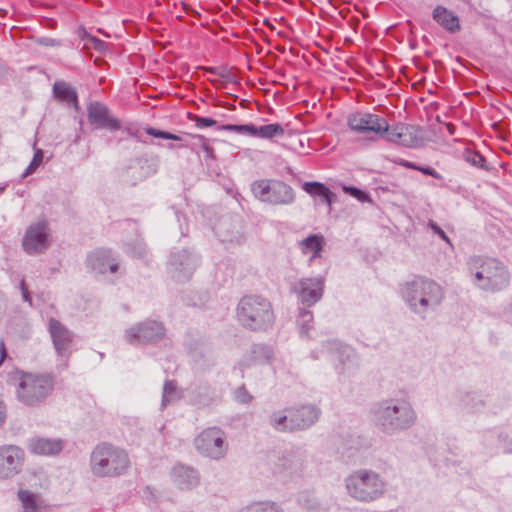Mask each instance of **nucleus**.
<instances>
[{
  "mask_svg": "<svg viewBox=\"0 0 512 512\" xmlns=\"http://www.w3.org/2000/svg\"><path fill=\"white\" fill-rule=\"evenodd\" d=\"M195 126L200 129L212 127L216 125V121L209 117L195 116L194 117Z\"/></svg>",
  "mask_w": 512,
  "mask_h": 512,
  "instance_id": "a19ab883",
  "label": "nucleus"
},
{
  "mask_svg": "<svg viewBox=\"0 0 512 512\" xmlns=\"http://www.w3.org/2000/svg\"><path fill=\"white\" fill-rule=\"evenodd\" d=\"M220 130L233 132L240 135H246L253 137V131H254V124L248 123V124H225L222 125Z\"/></svg>",
  "mask_w": 512,
  "mask_h": 512,
  "instance_id": "e433bc0d",
  "label": "nucleus"
},
{
  "mask_svg": "<svg viewBox=\"0 0 512 512\" xmlns=\"http://www.w3.org/2000/svg\"><path fill=\"white\" fill-rule=\"evenodd\" d=\"M250 190L258 201L274 205H291L295 201V192L293 188L278 179H258L251 183Z\"/></svg>",
  "mask_w": 512,
  "mask_h": 512,
  "instance_id": "0eeeda50",
  "label": "nucleus"
},
{
  "mask_svg": "<svg viewBox=\"0 0 512 512\" xmlns=\"http://www.w3.org/2000/svg\"><path fill=\"white\" fill-rule=\"evenodd\" d=\"M302 189L309 194L318 204H325L331 207L336 194L326 187L323 183L317 181L304 182Z\"/></svg>",
  "mask_w": 512,
  "mask_h": 512,
  "instance_id": "a878e982",
  "label": "nucleus"
},
{
  "mask_svg": "<svg viewBox=\"0 0 512 512\" xmlns=\"http://www.w3.org/2000/svg\"><path fill=\"white\" fill-rule=\"evenodd\" d=\"M18 498L22 504V512H39L37 496L29 490L18 491Z\"/></svg>",
  "mask_w": 512,
  "mask_h": 512,
  "instance_id": "2f4dec72",
  "label": "nucleus"
},
{
  "mask_svg": "<svg viewBox=\"0 0 512 512\" xmlns=\"http://www.w3.org/2000/svg\"><path fill=\"white\" fill-rule=\"evenodd\" d=\"M275 359L276 353L273 346L258 343L251 347L249 355L240 362V366L247 367L256 364H272Z\"/></svg>",
  "mask_w": 512,
  "mask_h": 512,
  "instance_id": "5701e85b",
  "label": "nucleus"
},
{
  "mask_svg": "<svg viewBox=\"0 0 512 512\" xmlns=\"http://www.w3.org/2000/svg\"><path fill=\"white\" fill-rule=\"evenodd\" d=\"M332 188L334 190H339L341 189L343 192L347 193V194H350L352 195V185H346V184H343L342 182L340 181H335L333 184H332Z\"/></svg>",
  "mask_w": 512,
  "mask_h": 512,
  "instance_id": "09e8293b",
  "label": "nucleus"
},
{
  "mask_svg": "<svg viewBox=\"0 0 512 512\" xmlns=\"http://www.w3.org/2000/svg\"><path fill=\"white\" fill-rule=\"evenodd\" d=\"M54 379L45 373L18 372L15 388L17 400L27 407H38L52 394Z\"/></svg>",
  "mask_w": 512,
  "mask_h": 512,
  "instance_id": "423d86ee",
  "label": "nucleus"
},
{
  "mask_svg": "<svg viewBox=\"0 0 512 512\" xmlns=\"http://www.w3.org/2000/svg\"><path fill=\"white\" fill-rule=\"evenodd\" d=\"M87 116L90 124L94 125L97 129H109L112 131L121 128L118 119L113 117L106 105L100 102H91L87 107Z\"/></svg>",
  "mask_w": 512,
  "mask_h": 512,
  "instance_id": "f3484780",
  "label": "nucleus"
},
{
  "mask_svg": "<svg viewBox=\"0 0 512 512\" xmlns=\"http://www.w3.org/2000/svg\"><path fill=\"white\" fill-rule=\"evenodd\" d=\"M64 448V442L60 438L32 437L28 441V449L31 453L44 456L58 454Z\"/></svg>",
  "mask_w": 512,
  "mask_h": 512,
  "instance_id": "4be33fe9",
  "label": "nucleus"
},
{
  "mask_svg": "<svg viewBox=\"0 0 512 512\" xmlns=\"http://www.w3.org/2000/svg\"><path fill=\"white\" fill-rule=\"evenodd\" d=\"M467 264L471 282L477 288L487 292H499L509 286V270L498 259L473 256Z\"/></svg>",
  "mask_w": 512,
  "mask_h": 512,
  "instance_id": "7ed1b4c3",
  "label": "nucleus"
},
{
  "mask_svg": "<svg viewBox=\"0 0 512 512\" xmlns=\"http://www.w3.org/2000/svg\"><path fill=\"white\" fill-rule=\"evenodd\" d=\"M324 237L320 234H311L299 242V248L304 255L309 256V264L322 262Z\"/></svg>",
  "mask_w": 512,
  "mask_h": 512,
  "instance_id": "393cba45",
  "label": "nucleus"
},
{
  "mask_svg": "<svg viewBox=\"0 0 512 512\" xmlns=\"http://www.w3.org/2000/svg\"><path fill=\"white\" fill-rule=\"evenodd\" d=\"M329 349L334 355L335 360L338 361V364H335L337 373L339 375L343 374L350 368L351 348L338 340H334L329 343Z\"/></svg>",
  "mask_w": 512,
  "mask_h": 512,
  "instance_id": "bb28decb",
  "label": "nucleus"
},
{
  "mask_svg": "<svg viewBox=\"0 0 512 512\" xmlns=\"http://www.w3.org/2000/svg\"><path fill=\"white\" fill-rule=\"evenodd\" d=\"M168 148H169V149H174V148H175V146H174L173 144H169V145H168Z\"/></svg>",
  "mask_w": 512,
  "mask_h": 512,
  "instance_id": "e2e57ef3",
  "label": "nucleus"
},
{
  "mask_svg": "<svg viewBox=\"0 0 512 512\" xmlns=\"http://www.w3.org/2000/svg\"><path fill=\"white\" fill-rule=\"evenodd\" d=\"M20 290H21V293H22L23 300L25 302H28L31 305L32 304V300H31L30 294L28 292V289L26 287V284H25L24 280H21V282H20Z\"/></svg>",
  "mask_w": 512,
  "mask_h": 512,
  "instance_id": "3c124183",
  "label": "nucleus"
},
{
  "mask_svg": "<svg viewBox=\"0 0 512 512\" xmlns=\"http://www.w3.org/2000/svg\"><path fill=\"white\" fill-rule=\"evenodd\" d=\"M53 93L57 99L67 104H77V93L75 89L65 82H56L53 86Z\"/></svg>",
  "mask_w": 512,
  "mask_h": 512,
  "instance_id": "c756f323",
  "label": "nucleus"
},
{
  "mask_svg": "<svg viewBox=\"0 0 512 512\" xmlns=\"http://www.w3.org/2000/svg\"><path fill=\"white\" fill-rule=\"evenodd\" d=\"M6 357V349L3 341H0V365Z\"/></svg>",
  "mask_w": 512,
  "mask_h": 512,
  "instance_id": "6e6d98bb",
  "label": "nucleus"
},
{
  "mask_svg": "<svg viewBox=\"0 0 512 512\" xmlns=\"http://www.w3.org/2000/svg\"><path fill=\"white\" fill-rule=\"evenodd\" d=\"M234 398L238 403L241 404H247L250 403L252 400V396L249 394V392L245 389V387H239L234 392Z\"/></svg>",
  "mask_w": 512,
  "mask_h": 512,
  "instance_id": "ea45409f",
  "label": "nucleus"
},
{
  "mask_svg": "<svg viewBox=\"0 0 512 512\" xmlns=\"http://www.w3.org/2000/svg\"><path fill=\"white\" fill-rule=\"evenodd\" d=\"M282 461L284 462H287V459L286 458H283ZM286 463L283 464V466H285Z\"/></svg>",
  "mask_w": 512,
  "mask_h": 512,
  "instance_id": "69168bd1",
  "label": "nucleus"
},
{
  "mask_svg": "<svg viewBox=\"0 0 512 512\" xmlns=\"http://www.w3.org/2000/svg\"><path fill=\"white\" fill-rule=\"evenodd\" d=\"M86 266L95 274H104L108 270L114 273L118 269V263L111 257V251L102 248L88 254Z\"/></svg>",
  "mask_w": 512,
  "mask_h": 512,
  "instance_id": "aec40b11",
  "label": "nucleus"
},
{
  "mask_svg": "<svg viewBox=\"0 0 512 512\" xmlns=\"http://www.w3.org/2000/svg\"><path fill=\"white\" fill-rule=\"evenodd\" d=\"M347 125H348V127L352 128V118L351 117H347Z\"/></svg>",
  "mask_w": 512,
  "mask_h": 512,
  "instance_id": "bf43d9fd",
  "label": "nucleus"
},
{
  "mask_svg": "<svg viewBox=\"0 0 512 512\" xmlns=\"http://www.w3.org/2000/svg\"><path fill=\"white\" fill-rule=\"evenodd\" d=\"M195 447L202 455L218 460L227 452L226 437L218 427H209L195 438Z\"/></svg>",
  "mask_w": 512,
  "mask_h": 512,
  "instance_id": "9d476101",
  "label": "nucleus"
},
{
  "mask_svg": "<svg viewBox=\"0 0 512 512\" xmlns=\"http://www.w3.org/2000/svg\"><path fill=\"white\" fill-rule=\"evenodd\" d=\"M55 40L52 39V38H41L39 40V43L42 44V45H45V46H54L55 45Z\"/></svg>",
  "mask_w": 512,
  "mask_h": 512,
  "instance_id": "5fc2aeb1",
  "label": "nucleus"
},
{
  "mask_svg": "<svg viewBox=\"0 0 512 512\" xmlns=\"http://www.w3.org/2000/svg\"><path fill=\"white\" fill-rule=\"evenodd\" d=\"M176 218H177V221L180 222V214L178 212H176Z\"/></svg>",
  "mask_w": 512,
  "mask_h": 512,
  "instance_id": "680f3d73",
  "label": "nucleus"
},
{
  "mask_svg": "<svg viewBox=\"0 0 512 512\" xmlns=\"http://www.w3.org/2000/svg\"><path fill=\"white\" fill-rule=\"evenodd\" d=\"M201 152L204 153L205 158L207 160H214L215 159L214 149L209 145V143L204 147V149Z\"/></svg>",
  "mask_w": 512,
  "mask_h": 512,
  "instance_id": "864d4df0",
  "label": "nucleus"
},
{
  "mask_svg": "<svg viewBox=\"0 0 512 512\" xmlns=\"http://www.w3.org/2000/svg\"><path fill=\"white\" fill-rule=\"evenodd\" d=\"M349 479H350L349 477L346 479V482H347V483H346V487H347V489H350Z\"/></svg>",
  "mask_w": 512,
  "mask_h": 512,
  "instance_id": "052dcab7",
  "label": "nucleus"
},
{
  "mask_svg": "<svg viewBox=\"0 0 512 512\" xmlns=\"http://www.w3.org/2000/svg\"><path fill=\"white\" fill-rule=\"evenodd\" d=\"M388 122L371 113H354V145L367 147L388 132Z\"/></svg>",
  "mask_w": 512,
  "mask_h": 512,
  "instance_id": "6e6552de",
  "label": "nucleus"
},
{
  "mask_svg": "<svg viewBox=\"0 0 512 512\" xmlns=\"http://www.w3.org/2000/svg\"><path fill=\"white\" fill-rule=\"evenodd\" d=\"M145 132L155 138H162L165 140H173V141H179L180 145L179 148H187L190 149L192 152L196 154H200V152L204 149V147L208 144V140L202 136V135H192L187 134L186 136H179L176 134H173L168 131H163L156 129L154 127H147L145 129Z\"/></svg>",
  "mask_w": 512,
  "mask_h": 512,
  "instance_id": "dca6fc26",
  "label": "nucleus"
},
{
  "mask_svg": "<svg viewBox=\"0 0 512 512\" xmlns=\"http://www.w3.org/2000/svg\"><path fill=\"white\" fill-rule=\"evenodd\" d=\"M467 161L478 168H482L486 162L484 156L478 152H474L471 156H469Z\"/></svg>",
  "mask_w": 512,
  "mask_h": 512,
  "instance_id": "37998d69",
  "label": "nucleus"
},
{
  "mask_svg": "<svg viewBox=\"0 0 512 512\" xmlns=\"http://www.w3.org/2000/svg\"><path fill=\"white\" fill-rule=\"evenodd\" d=\"M298 502L300 505L307 509H315L317 506V503L314 499V496L312 493L309 492H303L298 497Z\"/></svg>",
  "mask_w": 512,
  "mask_h": 512,
  "instance_id": "58836bf2",
  "label": "nucleus"
},
{
  "mask_svg": "<svg viewBox=\"0 0 512 512\" xmlns=\"http://www.w3.org/2000/svg\"><path fill=\"white\" fill-rule=\"evenodd\" d=\"M130 459L125 450L112 444L97 445L90 456V469L99 478L118 477L127 472Z\"/></svg>",
  "mask_w": 512,
  "mask_h": 512,
  "instance_id": "39448f33",
  "label": "nucleus"
},
{
  "mask_svg": "<svg viewBox=\"0 0 512 512\" xmlns=\"http://www.w3.org/2000/svg\"><path fill=\"white\" fill-rule=\"evenodd\" d=\"M43 151L41 149H35L33 158L26 168L25 172L23 173V177H27L28 175L34 173L36 169L41 165L43 161Z\"/></svg>",
  "mask_w": 512,
  "mask_h": 512,
  "instance_id": "4c0bfd02",
  "label": "nucleus"
},
{
  "mask_svg": "<svg viewBox=\"0 0 512 512\" xmlns=\"http://www.w3.org/2000/svg\"><path fill=\"white\" fill-rule=\"evenodd\" d=\"M237 512H284L280 504L274 501H255L242 507Z\"/></svg>",
  "mask_w": 512,
  "mask_h": 512,
  "instance_id": "7c9ffc66",
  "label": "nucleus"
},
{
  "mask_svg": "<svg viewBox=\"0 0 512 512\" xmlns=\"http://www.w3.org/2000/svg\"><path fill=\"white\" fill-rule=\"evenodd\" d=\"M199 263L197 254L183 249L172 252L168 261V273L177 282H184L190 279Z\"/></svg>",
  "mask_w": 512,
  "mask_h": 512,
  "instance_id": "f8f14e48",
  "label": "nucleus"
},
{
  "mask_svg": "<svg viewBox=\"0 0 512 512\" xmlns=\"http://www.w3.org/2000/svg\"><path fill=\"white\" fill-rule=\"evenodd\" d=\"M4 189H5V186L0 187V192L4 191Z\"/></svg>",
  "mask_w": 512,
  "mask_h": 512,
  "instance_id": "0e129e2a",
  "label": "nucleus"
},
{
  "mask_svg": "<svg viewBox=\"0 0 512 512\" xmlns=\"http://www.w3.org/2000/svg\"><path fill=\"white\" fill-rule=\"evenodd\" d=\"M297 325L299 328L300 335L309 336V331L313 328V314L310 310L301 308L299 310Z\"/></svg>",
  "mask_w": 512,
  "mask_h": 512,
  "instance_id": "72a5a7b5",
  "label": "nucleus"
},
{
  "mask_svg": "<svg viewBox=\"0 0 512 512\" xmlns=\"http://www.w3.org/2000/svg\"><path fill=\"white\" fill-rule=\"evenodd\" d=\"M6 414L3 404L0 402V426L5 422Z\"/></svg>",
  "mask_w": 512,
  "mask_h": 512,
  "instance_id": "4d7b16f0",
  "label": "nucleus"
},
{
  "mask_svg": "<svg viewBox=\"0 0 512 512\" xmlns=\"http://www.w3.org/2000/svg\"><path fill=\"white\" fill-rule=\"evenodd\" d=\"M370 415L379 431L387 436L405 432L417 422V413L405 398L378 401L372 405Z\"/></svg>",
  "mask_w": 512,
  "mask_h": 512,
  "instance_id": "f257e3e1",
  "label": "nucleus"
},
{
  "mask_svg": "<svg viewBox=\"0 0 512 512\" xmlns=\"http://www.w3.org/2000/svg\"><path fill=\"white\" fill-rule=\"evenodd\" d=\"M126 131H127V133H128L130 136H132V137H136V132H135V131H133V129H131V128H127V129H126Z\"/></svg>",
  "mask_w": 512,
  "mask_h": 512,
  "instance_id": "13d9d810",
  "label": "nucleus"
},
{
  "mask_svg": "<svg viewBox=\"0 0 512 512\" xmlns=\"http://www.w3.org/2000/svg\"><path fill=\"white\" fill-rule=\"evenodd\" d=\"M385 490L386 483L377 472L369 469L354 472V500L373 502L381 498Z\"/></svg>",
  "mask_w": 512,
  "mask_h": 512,
  "instance_id": "1a4fd4ad",
  "label": "nucleus"
},
{
  "mask_svg": "<svg viewBox=\"0 0 512 512\" xmlns=\"http://www.w3.org/2000/svg\"><path fill=\"white\" fill-rule=\"evenodd\" d=\"M290 409L287 410V413L283 411H277L271 414L270 416V425L276 429L277 431L286 432L290 431Z\"/></svg>",
  "mask_w": 512,
  "mask_h": 512,
  "instance_id": "473e14b6",
  "label": "nucleus"
},
{
  "mask_svg": "<svg viewBox=\"0 0 512 512\" xmlns=\"http://www.w3.org/2000/svg\"><path fill=\"white\" fill-rule=\"evenodd\" d=\"M393 162L395 164H397L401 167L407 168V169H412V170L418 169V164H416L414 162H410V161L402 159V158H396L393 160Z\"/></svg>",
  "mask_w": 512,
  "mask_h": 512,
  "instance_id": "a18cd8bd",
  "label": "nucleus"
},
{
  "mask_svg": "<svg viewBox=\"0 0 512 512\" xmlns=\"http://www.w3.org/2000/svg\"><path fill=\"white\" fill-rule=\"evenodd\" d=\"M325 287V277H304L294 287L298 300L306 307H311L321 300Z\"/></svg>",
  "mask_w": 512,
  "mask_h": 512,
  "instance_id": "4468645a",
  "label": "nucleus"
},
{
  "mask_svg": "<svg viewBox=\"0 0 512 512\" xmlns=\"http://www.w3.org/2000/svg\"><path fill=\"white\" fill-rule=\"evenodd\" d=\"M238 323L253 332L267 331L275 322L271 302L260 295L243 296L236 307Z\"/></svg>",
  "mask_w": 512,
  "mask_h": 512,
  "instance_id": "20e7f679",
  "label": "nucleus"
},
{
  "mask_svg": "<svg viewBox=\"0 0 512 512\" xmlns=\"http://www.w3.org/2000/svg\"><path fill=\"white\" fill-rule=\"evenodd\" d=\"M25 452L16 445L0 446V479H9L20 473Z\"/></svg>",
  "mask_w": 512,
  "mask_h": 512,
  "instance_id": "2eb2a0df",
  "label": "nucleus"
},
{
  "mask_svg": "<svg viewBox=\"0 0 512 512\" xmlns=\"http://www.w3.org/2000/svg\"><path fill=\"white\" fill-rule=\"evenodd\" d=\"M401 295L410 310L424 319L442 302L444 294L440 285L423 277L407 281L401 288Z\"/></svg>",
  "mask_w": 512,
  "mask_h": 512,
  "instance_id": "f03ea898",
  "label": "nucleus"
},
{
  "mask_svg": "<svg viewBox=\"0 0 512 512\" xmlns=\"http://www.w3.org/2000/svg\"><path fill=\"white\" fill-rule=\"evenodd\" d=\"M385 135L388 141L398 143L407 148H416L422 143L420 130L414 125H397L392 130L388 129Z\"/></svg>",
  "mask_w": 512,
  "mask_h": 512,
  "instance_id": "a211bd4d",
  "label": "nucleus"
},
{
  "mask_svg": "<svg viewBox=\"0 0 512 512\" xmlns=\"http://www.w3.org/2000/svg\"><path fill=\"white\" fill-rule=\"evenodd\" d=\"M165 336V327L156 320H146L128 328L125 339L132 345L154 343Z\"/></svg>",
  "mask_w": 512,
  "mask_h": 512,
  "instance_id": "ddd939ff",
  "label": "nucleus"
},
{
  "mask_svg": "<svg viewBox=\"0 0 512 512\" xmlns=\"http://www.w3.org/2000/svg\"><path fill=\"white\" fill-rule=\"evenodd\" d=\"M416 171H419L424 175L431 176L437 180L443 179V176L438 171H436L434 168H432L430 166H421L418 164V169Z\"/></svg>",
  "mask_w": 512,
  "mask_h": 512,
  "instance_id": "79ce46f5",
  "label": "nucleus"
},
{
  "mask_svg": "<svg viewBox=\"0 0 512 512\" xmlns=\"http://www.w3.org/2000/svg\"><path fill=\"white\" fill-rule=\"evenodd\" d=\"M332 188L334 190H339L341 189L343 192L347 193V194H350L352 195V185H346V184H343L342 182L340 181H335L333 184H332Z\"/></svg>",
  "mask_w": 512,
  "mask_h": 512,
  "instance_id": "8fccbe9b",
  "label": "nucleus"
},
{
  "mask_svg": "<svg viewBox=\"0 0 512 512\" xmlns=\"http://www.w3.org/2000/svg\"><path fill=\"white\" fill-rule=\"evenodd\" d=\"M48 330L56 352L63 356L67 353L73 339L72 333L58 320H49Z\"/></svg>",
  "mask_w": 512,
  "mask_h": 512,
  "instance_id": "412c9836",
  "label": "nucleus"
},
{
  "mask_svg": "<svg viewBox=\"0 0 512 512\" xmlns=\"http://www.w3.org/2000/svg\"><path fill=\"white\" fill-rule=\"evenodd\" d=\"M499 441L503 444L504 452L512 454V440L508 439V435H499Z\"/></svg>",
  "mask_w": 512,
  "mask_h": 512,
  "instance_id": "49530a36",
  "label": "nucleus"
},
{
  "mask_svg": "<svg viewBox=\"0 0 512 512\" xmlns=\"http://www.w3.org/2000/svg\"><path fill=\"white\" fill-rule=\"evenodd\" d=\"M173 483L181 490H189L199 484L198 472L192 467L175 465L171 472Z\"/></svg>",
  "mask_w": 512,
  "mask_h": 512,
  "instance_id": "b1692460",
  "label": "nucleus"
},
{
  "mask_svg": "<svg viewBox=\"0 0 512 512\" xmlns=\"http://www.w3.org/2000/svg\"><path fill=\"white\" fill-rule=\"evenodd\" d=\"M320 411L313 405H304L290 409V431L305 430L319 418Z\"/></svg>",
  "mask_w": 512,
  "mask_h": 512,
  "instance_id": "6ab92c4d",
  "label": "nucleus"
},
{
  "mask_svg": "<svg viewBox=\"0 0 512 512\" xmlns=\"http://www.w3.org/2000/svg\"><path fill=\"white\" fill-rule=\"evenodd\" d=\"M428 226L431 228V230L436 234L438 235L442 240L446 241L447 243H450V239L447 237L446 233L444 232V230L438 226L437 223H435L434 221L430 220L429 223H428Z\"/></svg>",
  "mask_w": 512,
  "mask_h": 512,
  "instance_id": "c03bdc74",
  "label": "nucleus"
},
{
  "mask_svg": "<svg viewBox=\"0 0 512 512\" xmlns=\"http://www.w3.org/2000/svg\"><path fill=\"white\" fill-rule=\"evenodd\" d=\"M126 253L134 258H145L147 256L146 245L141 238L135 239L132 243L125 245Z\"/></svg>",
  "mask_w": 512,
  "mask_h": 512,
  "instance_id": "c9c22d12",
  "label": "nucleus"
},
{
  "mask_svg": "<svg viewBox=\"0 0 512 512\" xmlns=\"http://www.w3.org/2000/svg\"><path fill=\"white\" fill-rule=\"evenodd\" d=\"M475 394L474 393H468L464 399L462 400V404L464 407L469 408L470 410H475V405L471 404V401H474Z\"/></svg>",
  "mask_w": 512,
  "mask_h": 512,
  "instance_id": "603ef678",
  "label": "nucleus"
},
{
  "mask_svg": "<svg viewBox=\"0 0 512 512\" xmlns=\"http://www.w3.org/2000/svg\"><path fill=\"white\" fill-rule=\"evenodd\" d=\"M50 229L46 220L31 223L23 236L22 247L29 255L43 252L50 246Z\"/></svg>",
  "mask_w": 512,
  "mask_h": 512,
  "instance_id": "9b49d317",
  "label": "nucleus"
},
{
  "mask_svg": "<svg viewBox=\"0 0 512 512\" xmlns=\"http://www.w3.org/2000/svg\"><path fill=\"white\" fill-rule=\"evenodd\" d=\"M354 199H357L360 202H369L370 196L361 189L354 187Z\"/></svg>",
  "mask_w": 512,
  "mask_h": 512,
  "instance_id": "de8ad7c7",
  "label": "nucleus"
},
{
  "mask_svg": "<svg viewBox=\"0 0 512 512\" xmlns=\"http://www.w3.org/2000/svg\"><path fill=\"white\" fill-rule=\"evenodd\" d=\"M432 17L439 25L451 33H455L460 30L458 17L441 5L434 8Z\"/></svg>",
  "mask_w": 512,
  "mask_h": 512,
  "instance_id": "cd10ccee",
  "label": "nucleus"
},
{
  "mask_svg": "<svg viewBox=\"0 0 512 512\" xmlns=\"http://www.w3.org/2000/svg\"><path fill=\"white\" fill-rule=\"evenodd\" d=\"M284 134L285 130L279 123H271L262 126L254 125V138L273 141L276 138H282Z\"/></svg>",
  "mask_w": 512,
  "mask_h": 512,
  "instance_id": "c85d7f7f",
  "label": "nucleus"
},
{
  "mask_svg": "<svg viewBox=\"0 0 512 512\" xmlns=\"http://www.w3.org/2000/svg\"><path fill=\"white\" fill-rule=\"evenodd\" d=\"M179 399V392L174 381H166L163 387L162 408Z\"/></svg>",
  "mask_w": 512,
  "mask_h": 512,
  "instance_id": "f704fd0d",
  "label": "nucleus"
}]
</instances>
